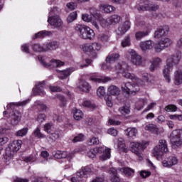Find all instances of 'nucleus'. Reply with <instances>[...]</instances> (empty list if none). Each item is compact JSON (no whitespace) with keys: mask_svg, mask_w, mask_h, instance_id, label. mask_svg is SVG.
I'll return each instance as SVG.
<instances>
[{"mask_svg":"<svg viewBox=\"0 0 182 182\" xmlns=\"http://www.w3.org/2000/svg\"><path fill=\"white\" fill-rule=\"evenodd\" d=\"M182 53L180 51L176 52L175 54L168 57L166 64L164 67L163 73L164 77L168 83H170L171 79L170 78V73L173 70V66H176L180 63L181 60Z\"/></svg>","mask_w":182,"mask_h":182,"instance_id":"obj_1","label":"nucleus"},{"mask_svg":"<svg viewBox=\"0 0 182 182\" xmlns=\"http://www.w3.org/2000/svg\"><path fill=\"white\" fill-rule=\"evenodd\" d=\"M75 31L81 39L92 41L95 38V31L87 26L77 25Z\"/></svg>","mask_w":182,"mask_h":182,"instance_id":"obj_2","label":"nucleus"},{"mask_svg":"<svg viewBox=\"0 0 182 182\" xmlns=\"http://www.w3.org/2000/svg\"><path fill=\"white\" fill-rule=\"evenodd\" d=\"M116 70H118L119 73H121L126 79H130L131 80H135L136 82H141L140 78L136 77L133 73L127 72L129 70V65L124 62L119 63L115 66Z\"/></svg>","mask_w":182,"mask_h":182,"instance_id":"obj_3","label":"nucleus"},{"mask_svg":"<svg viewBox=\"0 0 182 182\" xmlns=\"http://www.w3.org/2000/svg\"><path fill=\"white\" fill-rule=\"evenodd\" d=\"M166 153H168L167 141L166 139H160L158 145L154 148L152 154L154 157H156V159H161Z\"/></svg>","mask_w":182,"mask_h":182,"instance_id":"obj_4","label":"nucleus"},{"mask_svg":"<svg viewBox=\"0 0 182 182\" xmlns=\"http://www.w3.org/2000/svg\"><path fill=\"white\" fill-rule=\"evenodd\" d=\"M120 95V88L116 85H111L107 89V95H105V100L107 103L108 107H112L113 106V102H112V96H119Z\"/></svg>","mask_w":182,"mask_h":182,"instance_id":"obj_5","label":"nucleus"},{"mask_svg":"<svg viewBox=\"0 0 182 182\" xmlns=\"http://www.w3.org/2000/svg\"><path fill=\"white\" fill-rule=\"evenodd\" d=\"M51 12L54 14L56 16L48 17V22L52 26H54L55 28H57L58 29H61L62 26L63 25V22L62 21V19L58 16L59 14V9L58 7H54Z\"/></svg>","mask_w":182,"mask_h":182,"instance_id":"obj_6","label":"nucleus"},{"mask_svg":"<svg viewBox=\"0 0 182 182\" xmlns=\"http://www.w3.org/2000/svg\"><path fill=\"white\" fill-rule=\"evenodd\" d=\"M122 90L127 95H133V93H137L140 90V87L137 84H132L130 82H123L122 84Z\"/></svg>","mask_w":182,"mask_h":182,"instance_id":"obj_7","label":"nucleus"},{"mask_svg":"<svg viewBox=\"0 0 182 182\" xmlns=\"http://www.w3.org/2000/svg\"><path fill=\"white\" fill-rule=\"evenodd\" d=\"M92 168L89 166L82 167L80 171L77 172L76 176L71 178V182H80L83 177H87V174H91Z\"/></svg>","mask_w":182,"mask_h":182,"instance_id":"obj_8","label":"nucleus"},{"mask_svg":"<svg viewBox=\"0 0 182 182\" xmlns=\"http://www.w3.org/2000/svg\"><path fill=\"white\" fill-rule=\"evenodd\" d=\"M170 140L173 147L182 146L181 132L177 129L173 131L170 135Z\"/></svg>","mask_w":182,"mask_h":182,"instance_id":"obj_9","label":"nucleus"},{"mask_svg":"<svg viewBox=\"0 0 182 182\" xmlns=\"http://www.w3.org/2000/svg\"><path fill=\"white\" fill-rule=\"evenodd\" d=\"M131 151L134 153L138 157L142 159L141 153L145 149V146L143 144L139 142H132L130 144Z\"/></svg>","mask_w":182,"mask_h":182,"instance_id":"obj_10","label":"nucleus"},{"mask_svg":"<svg viewBox=\"0 0 182 182\" xmlns=\"http://www.w3.org/2000/svg\"><path fill=\"white\" fill-rule=\"evenodd\" d=\"M38 60H40L44 68H50V66H52L53 68H60V66H63L65 65V63L55 59H52L50 63H46L42 56H38Z\"/></svg>","mask_w":182,"mask_h":182,"instance_id":"obj_11","label":"nucleus"},{"mask_svg":"<svg viewBox=\"0 0 182 182\" xmlns=\"http://www.w3.org/2000/svg\"><path fill=\"white\" fill-rule=\"evenodd\" d=\"M171 45V40L168 38L161 39L158 43L154 46L156 52L160 53L164 49V48H168Z\"/></svg>","mask_w":182,"mask_h":182,"instance_id":"obj_12","label":"nucleus"},{"mask_svg":"<svg viewBox=\"0 0 182 182\" xmlns=\"http://www.w3.org/2000/svg\"><path fill=\"white\" fill-rule=\"evenodd\" d=\"M43 87H45V81L36 82V88L33 89L34 96H37V95L39 96H45L46 92L43 91Z\"/></svg>","mask_w":182,"mask_h":182,"instance_id":"obj_13","label":"nucleus"},{"mask_svg":"<svg viewBox=\"0 0 182 182\" xmlns=\"http://www.w3.org/2000/svg\"><path fill=\"white\" fill-rule=\"evenodd\" d=\"M168 31H170V28L167 26L161 27L155 31L154 38L160 39V38H163V36H166V35H168Z\"/></svg>","mask_w":182,"mask_h":182,"instance_id":"obj_14","label":"nucleus"},{"mask_svg":"<svg viewBox=\"0 0 182 182\" xmlns=\"http://www.w3.org/2000/svg\"><path fill=\"white\" fill-rule=\"evenodd\" d=\"M21 119H22V114L18 110L14 111L11 117V124L12 126H18L21 122Z\"/></svg>","mask_w":182,"mask_h":182,"instance_id":"obj_15","label":"nucleus"},{"mask_svg":"<svg viewBox=\"0 0 182 182\" xmlns=\"http://www.w3.org/2000/svg\"><path fill=\"white\" fill-rule=\"evenodd\" d=\"M159 9V5L151 4H144L138 7V11H152L156 12Z\"/></svg>","mask_w":182,"mask_h":182,"instance_id":"obj_16","label":"nucleus"},{"mask_svg":"<svg viewBox=\"0 0 182 182\" xmlns=\"http://www.w3.org/2000/svg\"><path fill=\"white\" fill-rule=\"evenodd\" d=\"M78 88L81 92H85V93H89L92 87L89 85V82H86L85 80H80L78 85Z\"/></svg>","mask_w":182,"mask_h":182,"instance_id":"obj_17","label":"nucleus"},{"mask_svg":"<svg viewBox=\"0 0 182 182\" xmlns=\"http://www.w3.org/2000/svg\"><path fill=\"white\" fill-rule=\"evenodd\" d=\"M132 63L136 66L141 65V56H140L135 51L131 52Z\"/></svg>","mask_w":182,"mask_h":182,"instance_id":"obj_18","label":"nucleus"},{"mask_svg":"<svg viewBox=\"0 0 182 182\" xmlns=\"http://www.w3.org/2000/svg\"><path fill=\"white\" fill-rule=\"evenodd\" d=\"M56 70L59 73L58 77L60 79L65 80V79H68V77L70 76V73L73 72V68H68L63 70Z\"/></svg>","mask_w":182,"mask_h":182,"instance_id":"obj_19","label":"nucleus"},{"mask_svg":"<svg viewBox=\"0 0 182 182\" xmlns=\"http://www.w3.org/2000/svg\"><path fill=\"white\" fill-rule=\"evenodd\" d=\"M130 29V22L125 21L124 24L119 26L117 31V35H124L126 31Z\"/></svg>","mask_w":182,"mask_h":182,"instance_id":"obj_20","label":"nucleus"},{"mask_svg":"<svg viewBox=\"0 0 182 182\" xmlns=\"http://www.w3.org/2000/svg\"><path fill=\"white\" fill-rule=\"evenodd\" d=\"M154 45V42L151 41H146L141 42L140 48L143 50V52H146V50L153 49Z\"/></svg>","mask_w":182,"mask_h":182,"instance_id":"obj_21","label":"nucleus"},{"mask_svg":"<svg viewBox=\"0 0 182 182\" xmlns=\"http://www.w3.org/2000/svg\"><path fill=\"white\" fill-rule=\"evenodd\" d=\"M91 45L92 49V58L96 59V58H97V52L102 49V45L99 43H92Z\"/></svg>","mask_w":182,"mask_h":182,"instance_id":"obj_22","label":"nucleus"},{"mask_svg":"<svg viewBox=\"0 0 182 182\" xmlns=\"http://www.w3.org/2000/svg\"><path fill=\"white\" fill-rule=\"evenodd\" d=\"M44 47L46 52H48V50H55L59 48V43L57 41H52L50 43H48Z\"/></svg>","mask_w":182,"mask_h":182,"instance_id":"obj_23","label":"nucleus"},{"mask_svg":"<svg viewBox=\"0 0 182 182\" xmlns=\"http://www.w3.org/2000/svg\"><path fill=\"white\" fill-rule=\"evenodd\" d=\"M119 58L120 55L119 53H112L107 55L105 60L107 63H113V62L119 60Z\"/></svg>","mask_w":182,"mask_h":182,"instance_id":"obj_24","label":"nucleus"},{"mask_svg":"<svg viewBox=\"0 0 182 182\" xmlns=\"http://www.w3.org/2000/svg\"><path fill=\"white\" fill-rule=\"evenodd\" d=\"M9 146H11V149H13V151L16 153V151H18L22 146V141L21 140L14 141Z\"/></svg>","mask_w":182,"mask_h":182,"instance_id":"obj_25","label":"nucleus"},{"mask_svg":"<svg viewBox=\"0 0 182 182\" xmlns=\"http://www.w3.org/2000/svg\"><path fill=\"white\" fill-rule=\"evenodd\" d=\"M150 33V31L146 30L145 31H137L135 33V38L136 41H141L143 38H146V36H149V34Z\"/></svg>","mask_w":182,"mask_h":182,"instance_id":"obj_26","label":"nucleus"},{"mask_svg":"<svg viewBox=\"0 0 182 182\" xmlns=\"http://www.w3.org/2000/svg\"><path fill=\"white\" fill-rule=\"evenodd\" d=\"M182 83V70H178L175 72V85L177 86Z\"/></svg>","mask_w":182,"mask_h":182,"instance_id":"obj_27","label":"nucleus"},{"mask_svg":"<svg viewBox=\"0 0 182 182\" xmlns=\"http://www.w3.org/2000/svg\"><path fill=\"white\" fill-rule=\"evenodd\" d=\"M119 171H121L126 177H133V176H134V170L131 168H121Z\"/></svg>","mask_w":182,"mask_h":182,"instance_id":"obj_28","label":"nucleus"},{"mask_svg":"<svg viewBox=\"0 0 182 182\" xmlns=\"http://www.w3.org/2000/svg\"><path fill=\"white\" fill-rule=\"evenodd\" d=\"M160 63H161V59H160L159 58L154 59L151 65L149 67V70H151V72H154L155 69H156V68H159Z\"/></svg>","mask_w":182,"mask_h":182,"instance_id":"obj_29","label":"nucleus"},{"mask_svg":"<svg viewBox=\"0 0 182 182\" xmlns=\"http://www.w3.org/2000/svg\"><path fill=\"white\" fill-rule=\"evenodd\" d=\"M50 35H52V32L42 31L36 33L35 36L33 37V39H38V38H45V36H50Z\"/></svg>","mask_w":182,"mask_h":182,"instance_id":"obj_30","label":"nucleus"},{"mask_svg":"<svg viewBox=\"0 0 182 182\" xmlns=\"http://www.w3.org/2000/svg\"><path fill=\"white\" fill-rule=\"evenodd\" d=\"M145 130H148L149 132H151V133H154L155 134H159V128L154 124H149L146 125Z\"/></svg>","mask_w":182,"mask_h":182,"instance_id":"obj_31","label":"nucleus"},{"mask_svg":"<svg viewBox=\"0 0 182 182\" xmlns=\"http://www.w3.org/2000/svg\"><path fill=\"white\" fill-rule=\"evenodd\" d=\"M73 117L75 120H82L83 119V112L80 109H73Z\"/></svg>","mask_w":182,"mask_h":182,"instance_id":"obj_32","label":"nucleus"},{"mask_svg":"<svg viewBox=\"0 0 182 182\" xmlns=\"http://www.w3.org/2000/svg\"><path fill=\"white\" fill-rule=\"evenodd\" d=\"M125 134L128 137H136V134H137V129L136 128H127L125 130Z\"/></svg>","mask_w":182,"mask_h":182,"instance_id":"obj_33","label":"nucleus"},{"mask_svg":"<svg viewBox=\"0 0 182 182\" xmlns=\"http://www.w3.org/2000/svg\"><path fill=\"white\" fill-rule=\"evenodd\" d=\"M120 16L112 15L108 18V21H109V23H111V25H116V23H119L120 22Z\"/></svg>","mask_w":182,"mask_h":182,"instance_id":"obj_34","label":"nucleus"},{"mask_svg":"<svg viewBox=\"0 0 182 182\" xmlns=\"http://www.w3.org/2000/svg\"><path fill=\"white\" fill-rule=\"evenodd\" d=\"M109 36L107 34L101 33L97 36V40L99 42H102V43H106V42H109Z\"/></svg>","mask_w":182,"mask_h":182,"instance_id":"obj_35","label":"nucleus"},{"mask_svg":"<svg viewBox=\"0 0 182 182\" xmlns=\"http://www.w3.org/2000/svg\"><path fill=\"white\" fill-rule=\"evenodd\" d=\"M102 11L106 14H111L113 11H116V8L112 5L105 4L102 6Z\"/></svg>","mask_w":182,"mask_h":182,"instance_id":"obj_36","label":"nucleus"},{"mask_svg":"<svg viewBox=\"0 0 182 182\" xmlns=\"http://www.w3.org/2000/svg\"><path fill=\"white\" fill-rule=\"evenodd\" d=\"M28 130L29 129L28 127L23 128L16 132V136L18 137H23L24 136H26V134H28Z\"/></svg>","mask_w":182,"mask_h":182,"instance_id":"obj_37","label":"nucleus"},{"mask_svg":"<svg viewBox=\"0 0 182 182\" xmlns=\"http://www.w3.org/2000/svg\"><path fill=\"white\" fill-rule=\"evenodd\" d=\"M90 13L91 16L95 19V21H99L100 18V14L97 13V11L95 8H91L90 9Z\"/></svg>","mask_w":182,"mask_h":182,"instance_id":"obj_38","label":"nucleus"},{"mask_svg":"<svg viewBox=\"0 0 182 182\" xmlns=\"http://www.w3.org/2000/svg\"><path fill=\"white\" fill-rule=\"evenodd\" d=\"M32 49L34 52H46L45 51V46L43 47L39 43H36L32 46Z\"/></svg>","mask_w":182,"mask_h":182,"instance_id":"obj_39","label":"nucleus"},{"mask_svg":"<svg viewBox=\"0 0 182 182\" xmlns=\"http://www.w3.org/2000/svg\"><path fill=\"white\" fill-rule=\"evenodd\" d=\"M88 146H97L99 144V138L92 136L87 140Z\"/></svg>","mask_w":182,"mask_h":182,"instance_id":"obj_40","label":"nucleus"},{"mask_svg":"<svg viewBox=\"0 0 182 182\" xmlns=\"http://www.w3.org/2000/svg\"><path fill=\"white\" fill-rule=\"evenodd\" d=\"M82 50L84 52H90L91 58H93V49L92 48V44H85L82 46Z\"/></svg>","mask_w":182,"mask_h":182,"instance_id":"obj_41","label":"nucleus"},{"mask_svg":"<svg viewBox=\"0 0 182 182\" xmlns=\"http://www.w3.org/2000/svg\"><path fill=\"white\" fill-rule=\"evenodd\" d=\"M14 154H15L14 151H13L12 148L9 145L5 150L6 159H8V157H10V158L12 157Z\"/></svg>","mask_w":182,"mask_h":182,"instance_id":"obj_42","label":"nucleus"},{"mask_svg":"<svg viewBox=\"0 0 182 182\" xmlns=\"http://www.w3.org/2000/svg\"><path fill=\"white\" fill-rule=\"evenodd\" d=\"M100 159L103 161H105V160H107L108 159H110V149H105L102 155L100 156Z\"/></svg>","mask_w":182,"mask_h":182,"instance_id":"obj_43","label":"nucleus"},{"mask_svg":"<svg viewBox=\"0 0 182 182\" xmlns=\"http://www.w3.org/2000/svg\"><path fill=\"white\" fill-rule=\"evenodd\" d=\"M33 134L35 137H37V139H45L46 136L41 132V128L37 127L36 130L33 132Z\"/></svg>","mask_w":182,"mask_h":182,"instance_id":"obj_44","label":"nucleus"},{"mask_svg":"<svg viewBox=\"0 0 182 182\" xmlns=\"http://www.w3.org/2000/svg\"><path fill=\"white\" fill-rule=\"evenodd\" d=\"M77 18V13L76 11H73L68 16L67 21L68 22V23H70V22H73V21H75Z\"/></svg>","mask_w":182,"mask_h":182,"instance_id":"obj_45","label":"nucleus"},{"mask_svg":"<svg viewBox=\"0 0 182 182\" xmlns=\"http://www.w3.org/2000/svg\"><path fill=\"white\" fill-rule=\"evenodd\" d=\"M59 137H60V132L58 131L49 135V139L53 140V141H55Z\"/></svg>","mask_w":182,"mask_h":182,"instance_id":"obj_46","label":"nucleus"},{"mask_svg":"<svg viewBox=\"0 0 182 182\" xmlns=\"http://www.w3.org/2000/svg\"><path fill=\"white\" fill-rule=\"evenodd\" d=\"M118 149L119 151H123V153H127L129 151V149L126 147V144L123 142H119L118 144Z\"/></svg>","mask_w":182,"mask_h":182,"instance_id":"obj_47","label":"nucleus"},{"mask_svg":"<svg viewBox=\"0 0 182 182\" xmlns=\"http://www.w3.org/2000/svg\"><path fill=\"white\" fill-rule=\"evenodd\" d=\"M122 48H126V46H130V36H127L122 41Z\"/></svg>","mask_w":182,"mask_h":182,"instance_id":"obj_48","label":"nucleus"},{"mask_svg":"<svg viewBox=\"0 0 182 182\" xmlns=\"http://www.w3.org/2000/svg\"><path fill=\"white\" fill-rule=\"evenodd\" d=\"M168 160L169 161V164L171 165V167L172 166H176V164H177V163H178V160L177 159V158L176 156H169L168 158Z\"/></svg>","mask_w":182,"mask_h":182,"instance_id":"obj_49","label":"nucleus"},{"mask_svg":"<svg viewBox=\"0 0 182 182\" xmlns=\"http://www.w3.org/2000/svg\"><path fill=\"white\" fill-rule=\"evenodd\" d=\"M140 176L142 178H147V177H150V176H151V172H150L149 171H141L139 172Z\"/></svg>","mask_w":182,"mask_h":182,"instance_id":"obj_50","label":"nucleus"},{"mask_svg":"<svg viewBox=\"0 0 182 182\" xmlns=\"http://www.w3.org/2000/svg\"><path fill=\"white\" fill-rule=\"evenodd\" d=\"M97 95L99 97L105 96L106 95V91L105 90V87H100L97 90Z\"/></svg>","mask_w":182,"mask_h":182,"instance_id":"obj_51","label":"nucleus"},{"mask_svg":"<svg viewBox=\"0 0 182 182\" xmlns=\"http://www.w3.org/2000/svg\"><path fill=\"white\" fill-rule=\"evenodd\" d=\"M166 112H176L177 107L174 105H168L165 107Z\"/></svg>","mask_w":182,"mask_h":182,"instance_id":"obj_52","label":"nucleus"},{"mask_svg":"<svg viewBox=\"0 0 182 182\" xmlns=\"http://www.w3.org/2000/svg\"><path fill=\"white\" fill-rule=\"evenodd\" d=\"M84 106L85 107H88L89 109H96V105L92 104L90 101L89 100H85L84 102Z\"/></svg>","mask_w":182,"mask_h":182,"instance_id":"obj_53","label":"nucleus"},{"mask_svg":"<svg viewBox=\"0 0 182 182\" xmlns=\"http://www.w3.org/2000/svg\"><path fill=\"white\" fill-rule=\"evenodd\" d=\"M84 137L85 136L82 134H80L73 139V142L77 143V141H83Z\"/></svg>","mask_w":182,"mask_h":182,"instance_id":"obj_54","label":"nucleus"},{"mask_svg":"<svg viewBox=\"0 0 182 182\" xmlns=\"http://www.w3.org/2000/svg\"><path fill=\"white\" fill-rule=\"evenodd\" d=\"M66 157H68V160L70 161L72 159H73V154L68 155V152L66 151L61 152V159H66Z\"/></svg>","mask_w":182,"mask_h":182,"instance_id":"obj_55","label":"nucleus"},{"mask_svg":"<svg viewBox=\"0 0 182 182\" xmlns=\"http://www.w3.org/2000/svg\"><path fill=\"white\" fill-rule=\"evenodd\" d=\"M93 17L92 16H90L89 14H82V19L85 22H90L92 21Z\"/></svg>","mask_w":182,"mask_h":182,"instance_id":"obj_56","label":"nucleus"},{"mask_svg":"<svg viewBox=\"0 0 182 182\" xmlns=\"http://www.w3.org/2000/svg\"><path fill=\"white\" fill-rule=\"evenodd\" d=\"M58 99L61 102V106L65 107L66 106V98L63 95H58Z\"/></svg>","mask_w":182,"mask_h":182,"instance_id":"obj_57","label":"nucleus"},{"mask_svg":"<svg viewBox=\"0 0 182 182\" xmlns=\"http://www.w3.org/2000/svg\"><path fill=\"white\" fill-rule=\"evenodd\" d=\"M139 26H141L144 29H146V31H150V24L146 23L145 21H141L139 23Z\"/></svg>","mask_w":182,"mask_h":182,"instance_id":"obj_58","label":"nucleus"},{"mask_svg":"<svg viewBox=\"0 0 182 182\" xmlns=\"http://www.w3.org/2000/svg\"><path fill=\"white\" fill-rule=\"evenodd\" d=\"M109 124H112V126H120L122 122L120 121H116L115 119H109Z\"/></svg>","mask_w":182,"mask_h":182,"instance_id":"obj_59","label":"nucleus"},{"mask_svg":"<svg viewBox=\"0 0 182 182\" xmlns=\"http://www.w3.org/2000/svg\"><path fill=\"white\" fill-rule=\"evenodd\" d=\"M169 119L171 120H182V115H177V114H173V115H169Z\"/></svg>","mask_w":182,"mask_h":182,"instance_id":"obj_60","label":"nucleus"},{"mask_svg":"<svg viewBox=\"0 0 182 182\" xmlns=\"http://www.w3.org/2000/svg\"><path fill=\"white\" fill-rule=\"evenodd\" d=\"M46 119V115L45 114H40L37 117V122L42 123Z\"/></svg>","mask_w":182,"mask_h":182,"instance_id":"obj_61","label":"nucleus"},{"mask_svg":"<svg viewBox=\"0 0 182 182\" xmlns=\"http://www.w3.org/2000/svg\"><path fill=\"white\" fill-rule=\"evenodd\" d=\"M53 155L54 156L55 159H60L62 156V151H53Z\"/></svg>","mask_w":182,"mask_h":182,"instance_id":"obj_62","label":"nucleus"},{"mask_svg":"<svg viewBox=\"0 0 182 182\" xmlns=\"http://www.w3.org/2000/svg\"><path fill=\"white\" fill-rule=\"evenodd\" d=\"M112 182H120V176L118 175L111 176Z\"/></svg>","mask_w":182,"mask_h":182,"instance_id":"obj_63","label":"nucleus"},{"mask_svg":"<svg viewBox=\"0 0 182 182\" xmlns=\"http://www.w3.org/2000/svg\"><path fill=\"white\" fill-rule=\"evenodd\" d=\"M108 134H111V136H116V135L117 134V131L114 128H110L109 129H108Z\"/></svg>","mask_w":182,"mask_h":182,"instance_id":"obj_64","label":"nucleus"}]
</instances>
